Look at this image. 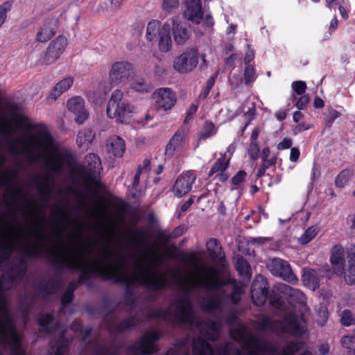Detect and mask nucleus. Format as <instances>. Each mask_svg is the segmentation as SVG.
<instances>
[{"mask_svg":"<svg viewBox=\"0 0 355 355\" xmlns=\"http://www.w3.org/2000/svg\"><path fill=\"white\" fill-rule=\"evenodd\" d=\"M49 263L54 267L58 274H55L45 284L40 283L35 286V288L48 295L54 294L61 285V274L64 268L79 271L78 282L87 286H92L91 279L94 275L103 280H110L114 277V270L110 268L84 267L79 262L70 260L55 250L47 248L45 250Z\"/></svg>","mask_w":355,"mask_h":355,"instance_id":"1","label":"nucleus"},{"mask_svg":"<svg viewBox=\"0 0 355 355\" xmlns=\"http://www.w3.org/2000/svg\"><path fill=\"white\" fill-rule=\"evenodd\" d=\"M144 275L139 278H135L125 273H122L120 270H114V277L112 278L114 284H123L125 286L124 293V304L135 306V293L131 286L137 282L146 288L155 291H161L169 286V283L165 273L156 269H143Z\"/></svg>","mask_w":355,"mask_h":355,"instance_id":"2","label":"nucleus"},{"mask_svg":"<svg viewBox=\"0 0 355 355\" xmlns=\"http://www.w3.org/2000/svg\"><path fill=\"white\" fill-rule=\"evenodd\" d=\"M16 126L26 130H33L37 128L42 129L37 131L35 134H32L28 137L27 141L28 144L40 153L37 155V157L44 159L55 151L58 148L55 142V139L51 132L46 130V125L44 123H31L27 116L19 114L16 119Z\"/></svg>","mask_w":355,"mask_h":355,"instance_id":"3","label":"nucleus"},{"mask_svg":"<svg viewBox=\"0 0 355 355\" xmlns=\"http://www.w3.org/2000/svg\"><path fill=\"white\" fill-rule=\"evenodd\" d=\"M0 310L3 320L0 319V340L10 347V355H27L22 346V338L18 333L16 325L9 315L6 297L0 284Z\"/></svg>","mask_w":355,"mask_h":355,"instance_id":"4","label":"nucleus"},{"mask_svg":"<svg viewBox=\"0 0 355 355\" xmlns=\"http://www.w3.org/2000/svg\"><path fill=\"white\" fill-rule=\"evenodd\" d=\"M250 295L252 302L257 306H262L267 300L270 304L279 308L284 304V300L279 293L275 290L269 291V283L267 279L261 275H257L252 283Z\"/></svg>","mask_w":355,"mask_h":355,"instance_id":"5","label":"nucleus"},{"mask_svg":"<svg viewBox=\"0 0 355 355\" xmlns=\"http://www.w3.org/2000/svg\"><path fill=\"white\" fill-rule=\"evenodd\" d=\"M123 92L116 89L108 101L106 112L110 119H114L121 123H127L132 118L135 107L123 98Z\"/></svg>","mask_w":355,"mask_h":355,"instance_id":"6","label":"nucleus"},{"mask_svg":"<svg viewBox=\"0 0 355 355\" xmlns=\"http://www.w3.org/2000/svg\"><path fill=\"white\" fill-rule=\"evenodd\" d=\"M191 287L187 285L184 288L182 298L176 300V311L174 313L173 325L181 327L184 324L192 326L196 321V312L191 299L190 297Z\"/></svg>","mask_w":355,"mask_h":355,"instance_id":"7","label":"nucleus"},{"mask_svg":"<svg viewBox=\"0 0 355 355\" xmlns=\"http://www.w3.org/2000/svg\"><path fill=\"white\" fill-rule=\"evenodd\" d=\"M101 170L102 164L100 157L96 154L89 153L85 156L84 165L78 168L77 174L87 185H92L101 189L104 187L98 178Z\"/></svg>","mask_w":355,"mask_h":355,"instance_id":"8","label":"nucleus"},{"mask_svg":"<svg viewBox=\"0 0 355 355\" xmlns=\"http://www.w3.org/2000/svg\"><path fill=\"white\" fill-rule=\"evenodd\" d=\"M161 334L157 331L145 332L138 341V345H129L128 352L135 354L139 352L141 355H151L159 350L156 343L160 339Z\"/></svg>","mask_w":355,"mask_h":355,"instance_id":"9","label":"nucleus"},{"mask_svg":"<svg viewBox=\"0 0 355 355\" xmlns=\"http://www.w3.org/2000/svg\"><path fill=\"white\" fill-rule=\"evenodd\" d=\"M303 320V315L299 316L294 313L286 314L281 320H277L278 334H286L293 336H302L305 332V329L302 324Z\"/></svg>","mask_w":355,"mask_h":355,"instance_id":"10","label":"nucleus"},{"mask_svg":"<svg viewBox=\"0 0 355 355\" xmlns=\"http://www.w3.org/2000/svg\"><path fill=\"white\" fill-rule=\"evenodd\" d=\"M198 59V49L196 47L189 48L174 59L173 66L178 72L187 73L196 67Z\"/></svg>","mask_w":355,"mask_h":355,"instance_id":"11","label":"nucleus"},{"mask_svg":"<svg viewBox=\"0 0 355 355\" xmlns=\"http://www.w3.org/2000/svg\"><path fill=\"white\" fill-rule=\"evenodd\" d=\"M132 64L127 61H118L112 64L109 73V80L112 84L118 85L128 80Z\"/></svg>","mask_w":355,"mask_h":355,"instance_id":"12","label":"nucleus"},{"mask_svg":"<svg viewBox=\"0 0 355 355\" xmlns=\"http://www.w3.org/2000/svg\"><path fill=\"white\" fill-rule=\"evenodd\" d=\"M196 175L191 171L182 172L176 179L173 187V192L177 198H182L188 193L192 188Z\"/></svg>","mask_w":355,"mask_h":355,"instance_id":"13","label":"nucleus"},{"mask_svg":"<svg viewBox=\"0 0 355 355\" xmlns=\"http://www.w3.org/2000/svg\"><path fill=\"white\" fill-rule=\"evenodd\" d=\"M243 342L245 343L246 349H252L250 352V355L261 352L275 354L277 352V347L273 346L270 342H263L255 336H253L251 332L247 336L245 340Z\"/></svg>","mask_w":355,"mask_h":355,"instance_id":"14","label":"nucleus"},{"mask_svg":"<svg viewBox=\"0 0 355 355\" xmlns=\"http://www.w3.org/2000/svg\"><path fill=\"white\" fill-rule=\"evenodd\" d=\"M67 45V40L63 35L58 36L53 40L46 49L44 61L50 64L56 61L64 52Z\"/></svg>","mask_w":355,"mask_h":355,"instance_id":"15","label":"nucleus"},{"mask_svg":"<svg viewBox=\"0 0 355 355\" xmlns=\"http://www.w3.org/2000/svg\"><path fill=\"white\" fill-rule=\"evenodd\" d=\"M154 96L157 110H171L176 103V94L170 88H159Z\"/></svg>","mask_w":355,"mask_h":355,"instance_id":"16","label":"nucleus"},{"mask_svg":"<svg viewBox=\"0 0 355 355\" xmlns=\"http://www.w3.org/2000/svg\"><path fill=\"white\" fill-rule=\"evenodd\" d=\"M68 110L75 115V121L78 124H83L89 117V112L85 107V101L80 96H74L69 98L67 103Z\"/></svg>","mask_w":355,"mask_h":355,"instance_id":"17","label":"nucleus"},{"mask_svg":"<svg viewBox=\"0 0 355 355\" xmlns=\"http://www.w3.org/2000/svg\"><path fill=\"white\" fill-rule=\"evenodd\" d=\"M201 0H187L184 15L193 24H199L203 18Z\"/></svg>","mask_w":355,"mask_h":355,"instance_id":"18","label":"nucleus"},{"mask_svg":"<svg viewBox=\"0 0 355 355\" xmlns=\"http://www.w3.org/2000/svg\"><path fill=\"white\" fill-rule=\"evenodd\" d=\"M172 31L174 41L178 45H184L191 36V30L184 22L173 20Z\"/></svg>","mask_w":355,"mask_h":355,"instance_id":"19","label":"nucleus"},{"mask_svg":"<svg viewBox=\"0 0 355 355\" xmlns=\"http://www.w3.org/2000/svg\"><path fill=\"white\" fill-rule=\"evenodd\" d=\"M272 271L276 275H278L288 282H293L297 280L296 275L293 272L291 266L286 261L281 259H275L272 261Z\"/></svg>","mask_w":355,"mask_h":355,"instance_id":"20","label":"nucleus"},{"mask_svg":"<svg viewBox=\"0 0 355 355\" xmlns=\"http://www.w3.org/2000/svg\"><path fill=\"white\" fill-rule=\"evenodd\" d=\"M331 263L335 273L338 276H343L345 272V250L340 245L333 248L330 258Z\"/></svg>","mask_w":355,"mask_h":355,"instance_id":"21","label":"nucleus"},{"mask_svg":"<svg viewBox=\"0 0 355 355\" xmlns=\"http://www.w3.org/2000/svg\"><path fill=\"white\" fill-rule=\"evenodd\" d=\"M206 248L211 259L214 262L222 263L225 261V252L217 239L211 238L206 243Z\"/></svg>","mask_w":355,"mask_h":355,"instance_id":"22","label":"nucleus"},{"mask_svg":"<svg viewBox=\"0 0 355 355\" xmlns=\"http://www.w3.org/2000/svg\"><path fill=\"white\" fill-rule=\"evenodd\" d=\"M171 31V26L168 23L166 22L162 25V31L157 39L158 49L162 53H168L172 49Z\"/></svg>","mask_w":355,"mask_h":355,"instance_id":"23","label":"nucleus"},{"mask_svg":"<svg viewBox=\"0 0 355 355\" xmlns=\"http://www.w3.org/2000/svg\"><path fill=\"white\" fill-rule=\"evenodd\" d=\"M193 355H216L211 345L202 337H197L192 340Z\"/></svg>","mask_w":355,"mask_h":355,"instance_id":"24","label":"nucleus"},{"mask_svg":"<svg viewBox=\"0 0 355 355\" xmlns=\"http://www.w3.org/2000/svg\"><path fill=\"white\" fill-rule=\"evenodd\" d=\"M107 148L114 157H121L125 150V141L119 136L111 137L107 140Z\"/></svg>","mask_w":355,"mask_h":355,"instance_id":"25","label":"nucleus"},{"mask_svg":"<svg viewBox=\"0 0 355 355\" xmlns=\"http://www.w3.org/2000/svg\"><path fill=\"white\" fill-rule=\"evenodd\" d=\"M73 84V78L71 76H68L60 80L53 87L49 98L53 101L57 100L63 93L69 89Z\"/></svg>","mask_w":355,"mask_h":355,"instance_id":"26","label":"nucleus"},{"mask_svg":"<svg viewBox=\"0 0 355 355\" xmlns=\"http://www.w3.org/2000/svg\"><path fill=\"white\" fill-rule=\"evenodd\" d=\"M184 136V130H178L166 144L165 155L169 157H173L177 148L182 144Z\"/></svg>","mask_w":355,"mask_h":355,"instance_id":"27","label":"nucleus"},{"mask_svg":"<svg viewBox=\"0 0 355 355\" xmlns=\"http://www.w3.org/2000/svg\"><path fill=\"white\" fill-rule=\"evenodd\" d=\"M277 289L279 293L287 295L290 300L296 303H302L305 300V295L302 291L287 284H279Z\"/></svg>","mask_w":355,"mask_h":355,"instance_id":"28","label":"nucleus"},{"mask_svg":"<svg viewBox=\"0 0 355 355\" xmlns=\"http://www.w3.org/2000/svg\"><path fill=\"white\" fill-rule=\"evenodd\" d=\"M158 20L153 19L148 23L146 27V38L148 42H153L157 39L162 31V26Z\"/></svg>","mask_w":355,"mask_h":355,"instance_id":"29","label":"nucleus"},{"mask_svg":"<svg viewBox=\"0 0 355 355\" xmlns=\"http://www.w3.org/2000/svg\"><path fill=\"white\" fill-rule=\"evenodd\" d=\"M35 182L38 187V191L40 196L44 200H49L52 190V188L49 184V178L47 176H37Z\"/></svg>","mask_w":355,"mask_h":355,"instance_id":"30","label":"nucleus"},{"mask_svg":"<svg viewBox=\"0 0 355 355\" xmlns=\"http://www.w3.org/2000/svg\"><path fill=\"white\" fill-rule=\"evenodd\" d=\"M137 321L138 320L136 316L128 317L114 324L112 327V331L116 334H121L127 330L134 329L137 326Z\"/></svg>","mask_w":355,"mask_h":355,"instance_id":"31","label":"nucleus"},{"mask_svg":"<svg viewBox=\"0 0 355 355\" xmlns=\"http://www.w3.org/2000/svg\"><path fill=\"white\" fill-rule=\"evenodd\" d=\"M226 153H220L219 158L216 159L213 166L208 173V177L211 178L218 172L226 171L230 164V158L226 159Z\"/></svg>","mask_w":355,"mask_h":355,"instance_id":"32","label":"nucleus"},{"mask_svg":"<svg viewBox=\"0 0 355 355\" xmlns=\"http://www.w3.org/2000/svg\"><path fill=\"white\" fill-rule=\"evenodd\" d=\"M96 134L92 128H85L79 131L76 137V142L79 146H88L95 139Z\"/></svg>","mask_w":355,"mask_h":355,"instance_id":"33","label":"nucleus"},{"mask_svg":"<svg viewBox=\"0 0 355 355\" xmlns=\"http://www.w3.org/2000/svg\"><path fill=\"white\" fill-rule=\"evenodd\" d=\"M302 277L305 285H307L313 290L319 288L320 282L318 273L315 270L308 269L304 270Z\"/></svg>","mask_w":355,"mask_h":355,"instance_id":"34","label":"nucleus"},{"mask_svg":"<svg viewBox=\"0 0 355 355\" xmlns=\"http://www.w3.org/2000/svg\"><path fill=\"white\" fill-rule=\"evenodd\" d=\"M250 331L246 325L244 324L239 323L237 327L231 329L230 330V336L235 342H243L245 340V338Z\"/></svg>","mask_w":355,"mask_h":355,"instance_id":"35","label":"nucleus"},{"mask_svg":"<svg viewBox=\"0 0 355 355\" xmlns=\"http://www.w3.org/2000/svg\"><path fill=\"white\" fill-rule=\"evenodd\" d=\"M28 270L27 262L24 259H20L18 263L11 268L10 279L12 281L21 280Z\"/></svg>","mask_w":355,"mask_h":355,"instance_id":"36","label":"nucleus"},{"mask_svg":"<svg viewBox=\"0 0 355 355\" xmlns=\"http://www.w3.org/2000/svg\"><path fill=\"white\" fill-rule=\"evenodd\" d=\"M234 266L240 276H245L246 277H251V266L243 256H238L236 257Z\"/></svg>","mask_w":355,"mask_h":355,"instance_id":"37","label":"nucleus"},{"mask_svg":"<svg viewBox=\"0 0 355 355\" xmlns=\"http://www.w3.org/2000/svg\"><path fill=\"white\" fill-rule=\"evenodd\" d=\"M257 326L261 331L271 330L274 334H278L277 320H273L269 316H263L258 322Z\"/></svg>","mask_w":355,"mask_h":355,"instance_id":"38","label":"nucleus"},{"mask_svg":"<svg viewBox=\"0 0 355 355\" xmlns=\"http://www.w3.org/2000/svg\"><path fill=\"white\" fill-rule=\"evenodd\" d=\"M130 236L133 241L147 243L151 239L152 234L149 230L137 229L135 231L130 232Z\"/></svg>","mask_w":355,"mask_h":355,"instance_id":"39","label":"nucleus"},{"mask_svg":"<svg viewBox=\"0 0 355 355\" xmlns=\"http://www.w3.org/2000/svg\"><path fill=\"white\" fill-rule=\"evenodd\" d=\"M221 298L216 295L209 298L206 303L202 305V309L207 313L214 312L221 307Z\"/></svg>","mask_w":355,"mask_h":355,"instance_id":"40","label":"nucleus"},{"mask_svg":"<svg viewBox=\"0 0 355 355\" xmlns=\"http://www.w3.org/2000/svg\"><path fill=\"white\" fill-rule=\"evenodd\" d=\"M300 350V343L297 341H288L281 350L274 355H293Z\"/></svg>","mask_w":355,"mask_h":355,"instance_id":"41","label":"nucleus"},{"mask_svg":"<svg viewBox=\"0 0 355 355\" xmlns=\"http://www.w3.org/2000/svg\"><path fill=\"white\" fill-rule=\"evenodd\" d=\"M133 90L139 93H149L153 90L152 85L143 78H139L131 84Z\"/></svg>","mask_w":355,"mask_h":355,"instance_id":"42","label":"nucleus"},{"mask_svg":"<svg viewBox=\"0 0 355 355\" xmlns=\"http://www.w3.org/2000/svg\"><path fill=\"white\" fill-rule=\"evenodd\" d=\"M184 233V228L182 226L180 225L176 227L171 233V234H166L164 231H159L157 234V239L163 241L164 243H167L170 241L171 238H178L182 235Z\"/></svg>","mask_w":355,"mask_h":355,"instance_id":"43","label":"nucleus"},{"mask_svg":"<svg viewBox=\"0 0 355 355\" xmlns=\"http://www.w3.org/2000/svg\"><path fill=\"white\" fill-rule=\"evenodd\" d=\"M216 133V129L213 122L207 121L203 124L202 131L199 135L200 140H205Z\"/></svg>","mask_w":355,"mask_h":355,"instance_id":"44","label":"nucleus"},{"mask_svg":"<svg viewBox=\"0 0 355 355\" xmlns=\"http://www.w3.org/2000/svg\"><path fill=\"white\" fill-rule=\"evenodd\" d=\"M55 33V32L53 28L44 25L36 35V40L40 42H46L53 37Z\"/></svg>","mask_w":355,"mask_h":355,"instance_id":"45","label":"nucleus"},{"mask_svg":"<svg viewBox=\"0 0 355 355\" xmlns=\"http://www.w3.org/2000/svg\"><path fill=\"white\" fill-rule=\"evenodd\" d=\"M17 178V173L12 170L3 171L0 175V186L8 187L13 184Z\"/></svg>","mask_w":355,"mask_h":355,"instance_id":"46","label":"nucleus"},{"mask_svg":"<svg viewBox=\"0 0 355 355\" xmlns=\"http://www.w3.org/2000/svg\"><path fill=\"white\" fill-rule=\"evenodd\" d=\"M43 249L41 246L31 245L28 248H25L22 253L24 257L28 259H38L41 257Z\"/></svg>","mask_w":355,"mask_h":355,"instance_id":"47","label":"nucleus"},{"mask_svg":"<svg viewBox=\"0 0 355 355\" xmlns=\"http://www.w3.org/2000/svg\"><path fill=\"white\" fill-rule=\"evenodd\" d=\"M54 320V316L51 313H46L42 314L37 319V324L43 327L46 332L49 333L51 331L49 324Z\"/></svg>","mask_w":355,"mask_h":355,"instance_id":"48","label":"nucleus"},{"mask_svg":"<svg viewBox=\"0 0 355 355\" xmlns=\"http://www.w3.org/2000/svg\"><path fill=\"white\" fill-rule=\"evenodd\" d=\"M341 114L336 110L329 107L327 110V114L324 119L325 127L331 128L335 120L339 118Z\"/></svg>","mask_w":355,"mask_h":355,"instance_id":"49","label":"nucleus"},{"mask_svg":"<svg viewBox=\"0 0 355 355\" xmlns=\"http://www.w3.org/2000/svg\"><path fill=\"white\" fill-rule=\"evenodd\" d=\"M12 5V1H6L0 5V28L6 21L8 12L11 10Z\"/></svg>","mask_w":355,"mask_h":355,"instance_id":"50","label":"nucleus"},{"mask_svg":"<svg viewBox=\"0 0 355 355\" xmlns=\"http://www.w3.org/2000/svg\"><path fill=\"white\" fill-rule=\"evenodd\" d=\"M13 252L12 246L3 240L0 241V259L6 261L10 259Z\"/></svg>","mask_w":355,"mask_h":355,"instance_id":"51","label":"nucleus"},{"mask_svg":"<svg viewBox=\"0 0 355 355\" xmlns=\"http://www.w3.org/2000/svg\"><path fill=\"white\" fill-rule=\"evenodd\" d=\"M318 231L313 226L309 227L300 236L299 241L301 244L305 245L309 243L317 234Z\"/></svg>","mask_w":355,"mask_h":355,"instance_id":"52","label":"nucleus"},{"mask_svg":"<svg viewBox=\"0 0 355 355\" xmlns=\"http://www.w3.org/2000/svg\"><path fill=\"white\" fill-rule=\"evenodd\" d=\"M351 176V172L349 169L342 170L336 176L335 180V185L337 187H343L345 183L349 180Z\"/></svg>","mask_w":355,"mask_h":355,"instance_id":"53","label":"nucleus"},{"mask_svg":"<svg viewBox=\"0 0 355 355\" xmlns=\"http://www.w3.org/2000/svg\"><path fill=\"white\" fill-rule=\"evenodd\" d=\"M223 285H225V283L223 281H219L216 279L213 282H197L195 286L205 288L207 291H214Z\"/></svg>","mask_w":355,"mask_h":355,"instance_id":"54","label":"nucleus"},{"mask_svg":"<svg viewBox=\"0 0 355 355\" xmlns=\"http://www.w3.org/2000/svg\"><path fill=\"white\" fill-rule=\"evenodd\" d=\"M340 322L345 327H349L355 324V318L350 310L345 309L342 312Z\"/></svg>","mask_w":355,"mask_h":355,"instance_id":"55","label":"nucleus"},{"mask_svg":"<svg viewBox=\"0 0 355 355\" xmlns=\"http://www.w3.org/2000/svg\"><path fill=\"white\" fill-rule=\"evenodd\" d=\"M248 154L252 160L256 161L259 157L260 148L259 142H251L247 149Z\"/></svg>","mask_w":355,"mask_h":355,"instance_id":"56","label":"nucleus"},{"mask_svg":"<svg viewBox=\"0 0 355 355\" xmlns=\"http://www.w3.org/2000/svg\"><path fill=\"white\" fill-rule=\"evenodd\" d=\"M256 71L253 65L245 66L244 70V79L246 85H250L256 80Z\"/></svg>","mask_w":355,"mask_h":355,"instance_id":"57","label":"nucleus"},{"mask_svg":"<svg viewBox=\"0 0 355 355\" xmlns=\"http://www.w3.org/2000/svg\"><path fill=\"white\" fill-rule=\"evenodd\" d=\"M218 355H243L239 349H233L231 343H226L218 349Z\"/></svg>","mask_w":355,"mask_h":355,"instance_id":"58","label":"nucleus"},{"mask_svg":"<svg viewBox=\"0 0 355 355\" xmlns=\"http://www.w3.org/2000/svg\"><path fill=\"white\" fill-rule=\"evenodd\" d=\"M277 162V156H272L269 159L268 162H263V164L258 169L256 176L257 178H261L266 173V170L271 166H275Z\"/></svg>","mask_w":355,"mask_h":355,"instance_id":"59","label":"nucleus"},{"mask_svg":"<svg viewBox=\"0 0 355 355\" xmlns=\"http://www.w3.org/2000/svg\"><path fill=\"white\" fill-rule=\"evenodd\" d=\"M292 89L297 95L301 96L304 94L307 87L304 81L297 80L292 83Z\"/></svg>","mask_w":355,"mask_h":355,"instance_id":"60","label":"nucleus"},{"mask_svg":"<svg viewBox=\"0 0 355 355\" xmlns=\"http://www.w3.org/2000/svg\"><path fill=\"white\" fill-rule=\"evenodd\" d=\"M168 315L169 311L168 310L163 311L162 309H159L153 313H151L148 318L150 319H155V320H162L164 322H168Z\"/></svg>","mask_w":355,"mask_h":355,"instance_id":"61","label":"nucleus"},{"mask_svg":"<svg viewBox=\"0 0 355 355\" xmlns=\"http://www.w3.org/2000/svg\"><path fill=\"white\" fill-rule=\"evenodd\" d=\"M246 176V172L243 170H240L232 178L231 182L234 186H239L245 181Z\"/></svg>","mask_w":355,"mask_h":355,"instance_id":"62","label":"nucleus"},{"mask_svg":"<svg viewBox=\"0 0 355 355\" xmlns=\"http://www.w3.org/2000/svg\"><path fill=\"white\" fill-rule=\"evenodd\" d=\"M179 6V0H162V9L171 12L173 9L177 8Z\"/></svg>","mask_w":355,"mask_h":355,"instance_id":"63","label":"nucleus"},{"mask_svg":"<svg viewBox=\"0 0 355 355\" xmlns=\"http://www.w3.org/2000/svg\"><path fill=\"white\" fill-rule=\"evenodd\" d=\"M349 263L348 274L345 275V280L347 284L353 285L355 284V265Z\"/></svg>","mask_w":355,"mask_h":355,"instance_id":"64","label":"nucleus"}]
</instances>
